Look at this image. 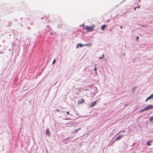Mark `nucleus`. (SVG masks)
<instances>
[{
    "label": "nucleus",
    "instance_id": "9b49d317",
    "mask_svg": "<svg viewBox=\"0 0 153 153\" xmlns=\"http://www.w3.org/2000/svg\"><path fill=\"white\" fill-rule=\"evenodd\" d=\"M145 108L144 109H141L140 110V112H141L143 111H145Z\"/></svg>",
    "mask_w": 153,
    "mask_h": 153
},
{
    "label": "nucleus",
    "instance_id": "6ab92c4d",
    "mask_svg": "<svg viewBox=\"0 0 153 153\" xmlns=\"http://www.w3.org/2000/svg\"><path fill=\"white\" fill-rule=\"evenodd\" d=\"M136 38L137 40H138V39H139V37L138 36H137L136 37Z\"/></svg>",
    "mask_w": 153,
    "mask_h": 153
},
{
    "label": "nucleus",
    "instance_id": "a211bd4d",
    "mask_svg": "<svg viewBox=\"0 0 153 153\" xmlns=\"http://www.w3.org/2000/svg\"><path fill=\"white\" fill-rule=\"evenodd\" d=\"M56 111H57V112H59V109L58 108L57 109H56V110H55Z\"/></svg>",
    "mask_w": 153,
    "mask_h": 153
},
{
    "label": "nucleus",
    "instance_id": "f257e3e1",
    "mask_svg": "<svg viewBox=\"0 0 153 153\" xmlns=\"http://www.w3.org/2000/svg\"><path fill=\"white\" fill-rule=\"evenodd\" d=\"M95 27L94 25H93L91 27L86 26L85 29L88 32H91L94 30V28Z\"/></svg>",
    "mask_w": 153,
    "mask_h": 153
},
{
    "label": "nucleus",
    "instance_id": "7ed1b4c3",
    "mask_svg": "<svg viewBox=\"0 0 153 153\" xmlns=\"http://www.w3.org/2000/svg\"><path fill=\"white\" fill-rule=\"evenodd\" d=\"M84 100L83 99H80L78 101V104H82L84 102Z\"/></svg>",
    "mask_w": 153,
    "mask_h": 153
},
{
    "label": "nucleus",
    "instance_id": "39448f33",
    "mask_svg": "<svg viewBox=\"0 0 153 153\" xmlns=\"http://www.w3.org/2000/svg\"><path fill=\"white\" fill-rule=\"evenodd\" d=\"M84 46L83 45H82L81 44H78L76 45V48H77L78 47H82Z\"/></svg>",
    "mask_w": 153,
    "mask_h": 153
},
{
    "label": "nucleus",
    "instance_id": "0eeeda50",
    "mask_svg": "<svg viewBox=\"0 0 153 153\" xmlns=\"http://www.w3.org/2000/svg\"><path fill=\"white\" fill-rule=\"evenodd\" d=\"M45 133L46 134L50 136L51 134L49 130H46L45 131Z\"/></svg>",
    "mask_w": 153,
    "mask_h": 153
},
{
    "label": "nucleus",
    "instance_id": "423d86ee",
    "mask_svg": "<svg viewBox=\"0 0 153 153\" xmlns=\"http://www.w3.org/2000/svg\"><path fill=\"white\" fill-rule=\"evenodd\" d=\"M152 142V140H150L149 142H147L146 143L147 145L148 146H150L151 145V143Z\"/></svg>",
    "mask_w": 153,
    "mask_h": 153
},
{
    "label": "nucleus",
    "instance_id": "f3484780",
    "mask_svg": "<svg viewBox=\"0 0 153 153\" xmlns=\"http://www.w3.org/2000/svg\"><path fill=\"white\" fill-rule=\"evenodd\" d=\"M88 45H89L88 44H85L83 45L84 46H88Z\"/></svg>",
    "mask_w": 153,
    "mask_h": 153
},
{
    "label": "nucleus",
    "instance_id": "20e7f679",
    "mask_svg": "<svg viewBox=\"0 0 153 153\" xmlns=\"http://www.w3.org/2000/svg\"><path fill=\"white\" fill-rule=\"evenodd\" d=\"M97 102L96 101H94L91 104V106L89 107H92L94 106L96 104Z\"/></svg>",
    "mask_w": 153,
    "mask_h": 153
},
{
    "label": "nucleus",
    "instance_id": "f8f14e48",
    "mask_svg": "<svg viewBox=\"0 0 153 153\" xmlns=\"http://www.w3.org/2000/svg\"><path fill=\"white\" fill-rule=\"evenodd\" d=\"M149 97L150 98V99L153 98V95H151Z\"/></svg>",
    "mask_w": 153,
    "mask_h": 153
},
{
    "label": "nucleus",
    "instance_id": "5701e85b",
    "mask_svg": "<svg viewBox=\"0 0 153 153\" xmlns=\"http://www.w3.org/2000/svg\"><path fill=\"white\" fill-rule=\"evenodd\" d=\"M79 129H77L75 131L76 132L78 131V130Z\"/></svg>",
    "mask_w": 153,
    "mask_h": 153
},
{
    "label": "nucleus",
    "instance_id": "6e6552de",
    "mask_svg": "<svg viewBox=\"0 0 153 153\" xmlns=\"http://www.w3.org/2000/svg\"><path fill=\"white\" fill-rule=\"evenodd\" d=\"M106 26L105 25H103L101 27V29L102 30H104L105 28L106 27Z\"/></svg>",
    "mask_w": 153,
    "mask_h": 153
},
{
    "label": "nucleus",
    "instance_id": "4468645a",
    "mask_svg": "<svg viewBox=\"0 0 153 153\" xmlns=\"http://www.w3.org/2000/svg\"><path fill=\"white\" fill-rule=\"evenodd\" d=\"M55 62H56V59H54L53 60V62L52 64H54V63H55Z\"/></svg>",
    "mask_w": 153,
    "mask_h": 153
},
{
    "label": "nucleus",
    "instance_id": "412c9836",
    "mask_svg": "<svg viewBox=\"0 0 153 153\" xmlns=\"http://www.w3.org/2000/svg\"><path fill=\"white\" fill-rule=\"evenodd\" d=\"M120 27L121 29H122L123 28V26H120Z\"/></svg>",
    "mask_w": 153,
    "mask_h": 153
},
{
    "label": "nucleus",
    "instance_id": "9d476101",
    "mask_svg": "<svg viewBox=\"0 0 153 153\" xmlns=\"http://www.w3.org/2000/svg\"><path fill=\"white\" fill-rule=\"evenodd\" d=\"M153 120V116L150 117L149 119V120L150 122H151Z\"/></svg>",
    "mask_w": 153,
    "mask_h": 153
},
{
    "label": "nucleus",
    "instance_id": "1a4fd4ad",
    "mask_svg": "<svg viewBox=\"0 0 153 153\" xmlns=\"http://www.w3.org/2000/svg\"><path fill=\"white\" fill-rule=\"evenodd\" d=\"M123 136H121L120 135H119L118 136V137L116 138L115 140H117L119 139H120V138H121V137H123Z\"/></svg>",
    "mask_w": 153,
    "mask_h": 153
},
{
    "label": "nucleus",
    "instance_id": "4be33fe9",
    "mask_svg": "<svg viewBox=\"0 0 153 153\" xmlns=\"http://www.w3.org/2000/svg\"><path fill=\"white\" fill-rule=\"evenodd\" d=\"M136 8H137L136 7H135L134 8V10H136Z\"/></svg>",
    "mask_w": 153,
    "mask_h": 153
},
{
    "label": "nucleus",
    "instance_id": "f03ea898",
    "mask_svg": "<svg viewBox=\"0 0 153 153\" xmlns=\"http://www.w3.org/2000/svg\"><path fill=\"white\" fill-rule=\"evenodd\" d=\"M144 108L145 110V111H147L148 110L153 108V105H148L146 106Z\"/></svg>",
    "mask_w": 153,
    "mask_h": 153
},
{
    "label": "nucleus",
    "instance_id": "2eb2a0df",
    "mask_svg": "<svg viewBox=\"0 0 153 153\" xmlns=\"http://www.w3.org/2000/svg\"><path fill=\"white\" fill-rule=\"evenodd\" d=\"M150 99V98L149 97L147 98H146V102H147L148 100H149Z\"/></svg>",
    "mask_w": 153,
    "mask_h": 153
},
{
    "label": "nucleus",
    "instance_id": "b1692460",
    "mask_svg": "<svg viewBox=\"0 0 153 153\" xmlns=\"http://www.w3.org/2000/svg\"><path fill=\"white\" fill-rule=\"evenodd\" d=\"M140 6H137V8H140Z\"/></svg>",
    "mask_w": 153,
    "mask_h": 153
},
{
    "label": "nucleus",
    "instance_id": "dca6fc26",
    "mask_svg": "<svg viewBox=\"0 0 153 153\" xmlns=\"http://www.w3.org/2000/svg\"><path fill=\"white\" fill-rule=\"evenodd\" d=\"M97 68L96 67H95L94 68V70L95 71V72H96L97 71Z\"/></svg>",
    "mask_w": 153,
    "mask_h": 153
},
{
    "label": "nucleus",
    "instance_id": "ddd939ff",
    "mask_svg": "<svg viewBox=\"0 0 153 153\" xmlns=\"http://www.w3.org/2000/svg\"><path fill=\"white\" fill-rule=\"evenodd\" d=\"M104 56V54H103L102 55V57H99V59H101L102 58V57H103Z\"/></svg>",
    "mask_w": 153,
    "mask_h": 153
},
{
    "label": "nucleus",
    "instance_id": "aec40b11",
    "mask_svg": "<svg viewBox=\"0 0 153 153\" xmlns=\"http://www.w3.org/2000/svg\"><path fill=\"white\" fill-rule=\"evenodd\" d=\"M66 113L67 114H69V111H67L66 112Z\"/></svg>",
    "mask_w": 153,
    "mask_h": 153
}]
</instances>
